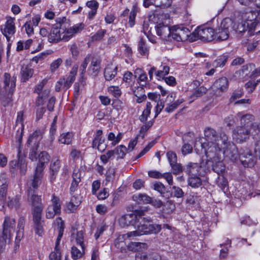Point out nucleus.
I'll return each instance as SVG.
<instances>
[{"label":"nucleus","mask_w":260,"mask_h":260,"mask_svg":"<svg viewBox=\"0 0 260 260\" xmlns=\"http://www.w3.org/2000/svg\"><path fill=\"white\" fill-rule=\"evenodd\" d=\"M28 201L31 205V211L35 232L41 236L43 233L44 221L42 220L44 206L42 203L41 196L35 194L31 189H27Z\"/></svg>","instance_id":"1"},{"label":"nucleus","mask_w":260,"mask_h":260,"mask_svg":"<svg viewBox=\"0 0 260 260\" xmlns=\"http://www.w3.org/2000/svg\"><path fill=\"white\" fill-rule=\"evenodd\" d=\"M219 140L217 142L203 143L202 147L204 149L207 159L206 164H210L211 166L210 160L213 159L215 161L219 159L223 145Z\"/></svg>","instance_id":"2"},{"label":"nucleus","mask_w":260,"mask_h":260,"mask_svg":"<svg viewBox=\"0 0 260 260\" xmlns=\"http://www.w3.org/2000/svg\"><path fill=\"white\" fill-rule=\"evenodd\" d=\"M151 218H146L142 216L140 223L137 224V234L138 236L148 234H156L161 229V226L158 224L151 223Z\"/></svg>","instance_id":"3"},{"label":"nucleus","mask_w":260,"mask_h":260,"mask_svg":"<svg viewBox=\"0 0 260 260\" xmlns=\"http://www.w3.org/2000/svg\"><path fill=\"white\" fill-rule=\"evenodd\" d=\"M222 145L223 154L225 157L228 158L232 161H236L239 157V151L236 146L229 141L228 136L224 133L220 134V140Z\"/></svg>","instance_id":"4"},{"label":"nucleus","mask_w":260,"mask_h":260,"mask_svg":"<svg viewBox=\"0 0 260 260\" xmlns=\"http://www.w3.org/2000/svg\"><path fill=\"white\" fill-rule=\"evenodd\" d=\"M15 227V220L9 217H6L3 223L2 235L0 237V248L2 251L6 248L7 244H9L11 234L14 231Z\"/></svg>","instance_id":"5"},{"label":"nucleus","mask_w":260,"mask_h":260,"mask_svg":"<svg viewBox=\"0 0 260 260\" xmlns=\"http://www.w3.org/2000/svg\"><path fill=\"white\" fill-rule=\"evenodd\" d=\"M233 23V21L229 18L223 19L220 25L214 28L215 40L218 41L227 40L229 37L230 31L232 30Z\"/></svg>","instance_id":"6"},{"label":"nucleus","mask_w":260,"mask_h":260,"mask_svg":"<svg viewBox=\"0 0 260 260\" xmlns=\"http://www.w3.org/2000/svg\"><path fill=\"white\" fill-rule=\"evenodd\" d=\"M145 211L146 209L136 210L133 213L122 216L118 220L119 225L123 228L130 225L137 228V224L140 223L142 216L145 215Z\"/></svg>","instance_id":"7"},{"label":"nucleus","mask_w":260,"mask_h":260,"mask_svg":"<svg viewBox=\"0 0 260 260\" xmlns=\"http://www.w3.org/2000/svg\"><path fill=\"white\" fill-rule=\"evenodd\" d=\"M191 42L200 39L204 41H211L215 40L214 29L206 26L199 27L193 32Z\"/></svg>","instance_id":"8"},{"label":"nucleus","mask_w":260,"mask_h":260,"mask_svg":"<svg viewBox=\"0 0 260 260\" xmlns=\"http://www.w3.org/2000/svg\"><path fill=\"white\" fill-rule=\"evenodd\" d=\"M210 166H206V161H203L200 165L197 163L189 162L184 169L189 176H204L207 171H209Z\"/></svg>","instance_id":"9"},{"label":"nucleus","mask_w":260,"mask_h":260,"mask_svg":"<svg viewBox=\"0 0 260 260\" xmlns=\"http://www.w3.org/2000/svg\"><path fill=\"white\" fill-rule=\"evenodd\" d=\"M193 32L191 33L188 28L181 26L173 27L172 39L177 41H185L189 40L191 42Z\"/></svg>","instance_id":"10"},{"label":"nucleus","mask_w":260,"mask_h":260,"mask_svg":"<svg viewBox=\"0 0 260 260\" xmlns=\"http://www.w3.org/2000/svg\"><path fill=\"white\" fill-rule=\"evenodd\" d=\"M239 158L241 164L245 167H252L256 162V158L249 149L245 147L241 148L239 150Z\"/></svg>","instance_id":"11"},{"label":"nucleus","mask_w":260,"mask_h":260,"mask_svg":"<svg viewBox=\"0 0 260 260\" xmlns=\"http://www.w3.org/2000/svg\"><path fill=\"white\" fill-rule=\"evenodd\" d=\"M52 205L48 206L46 210V217L48 219H52L55 215L61 213V203L59 199L53 195L51 199Z\"/></svg>","instance_id":"12"},{"label":"nucleus","mask_w":260,"mask_h":260,"mask_svg":"<svg viewBox=\"0 0 260 260\" xmlns=\"http://www.w3.org/2000/svg\"><path fill=\"white\" fill-rule=\"evenodd\" d=\"M78 69L77 65L74 66L69 75L64 76L59 80L63 90H66L69 89L74 82Z\"/></svg>","instance_id":"13"},{"label":"nucleus","mask_w":260,"mask_h":260,"mask_svg":"<svg viewBox=\"0 0 260 260\" xmlns=\"http://www.w3.org/2000/svg\"><path fill=\"white\" fill-rule=\"evenodd\" d=\"M66 18L63 17L62 19L60 18L57 20V22L54 24L51 28L50 34L48 36V41L50 43H57L61 39L60 35L61 22L66 20Z\"/></svg>","instance_id":"14"},{"label":"nucleus","mask_w":260,"mask_h":260,"mask_svg":"<svg viewBox=\"0 0 260 260\" xmlns=\"http://www.w3.org/2000/svg\"><path fill=\"white\" fill-rule=\"evenodd\" d=\"M102 135V130L99 129L96 131L91 146L93 148L96 149L101 152H103L107 148V144L105 143V139Z\"/></svg>","instance_id":"15"},{"label":"nucleus","mask_w":260,"mask_h":260,"mask_svg":"<svg viewBox=\"0 0 260 260\" xmlns=\"http://www.w3.org/2000/svg\"><path fill=\"white\" fill-rule=\"evenodd\" d=\"M157 35L166 41H171L172 39L173 27L170 28L168 25L162 23H159L155 26Z\"/></svg>","instance_id":"16"},{"label":"nucleus","mask_w":260,"mask_h":260,"mask_svg":"<svg viewBox=\"0 0 260 260\" xmlns=\"http://www.w3.org/2000/svg\"><path fill=\"white\" fill-rule=\"evenodd\" d=\"M15 18L9 17L4 25V28H2L3 34L6 37L8 41L10 40L11 36L13 35L16 31L14 23Z\"/></svg>","instance_id":"17"},{"label":"nucleus","mask_w":260,"mask_h":260,"mask_svg":"<svg viewBox=\"0 0 260 260\" xmlns=\"http://www.w3.org/2000/svg\"><path fill=\"white\" fill-rule=\"evenodd\" d=\"M250 132L247 126L237 127L233 132V138L237 142H242L249 137Z\"/></svg>","instance_id":"18"},{"label":"nucleus","mask_w":260,"mask_h":260,"mask_svg":"<svg viewBox=\"0 0 260 260\" xmlns=\"http://www.w3.org/2000/svg\"><path fill=\"white\" fill-rule=\"evenodd\" d=\"M42 172L39 170L35 169L34 176L28 180L27 182L28 189H31L36 191L42 183Z\"/></svg>","instance_id":"19"},{"label":"nucleus","mask_w":260,"mask_h":260,"mask_svg":"<svg viewBox=\"0 0 260 260\" xmlns=\"http://www.w3.org/2000/svg\"><path fill=\"white\" fill-rule=\"evenodd\" d=\"M101 69V60L96 57H92L90 66L88 69V74L92 77H96Z\"/></svg>","instance_id":"20"},{"label":"nucleus","mask_w":260,"mask_h":260,"mask_svg":"<svg viewBox=\"0 0 260 260\" xmlns=\"http://www.w3.org/2000/svg\"><path fill=\"white\" fill-rule=\"evenodd\" d=\"M16 77L13 76L11 77L8 73H5L4 75V89L6 94L7 92L13 93L16 87Z\"/></svg>","instance_id":"21"},{"label":"nucleus","mask_w":260,"mask_h":260,"mask_svg":"<svg viewBox=\"0 0 260 260\" xmlns=\"http://www.w3.org/2000/svg\"><path fill=\"white\" fill-rule=\"evenodd\" d=\"M138 237L137 232L136 231L129 232L125 234L119 235L115 240V246L117 248H122L125 245L124 242L127 239L132 240L134 237Z\"/></svg>","instance_id":"22"},{"label":"nucleus","mask_w":260,"mask_h":260,"mask_svg":"<svg viewBox=\"0 0 260 260\" xmlns=\"http://www.w3.org/2000/svg\"><path fill=\"white\" fill-rule=\"evenodd\" d=\"M229 86L228 79L225 77H221L216 80L212 85V89L218 93L226 91Z\"/></svg>","instance_id":"23"},{"label":"nucleus","mask_w":260,"mask_h":260,"mask_svg":"<svg viewBox=\"0 0 260 260\" xmlns=\"http://www.w3.org/2000/svg\"><path fill=\"white\" fill-rule=\"evenodd\" d=\"M43 135V132L41 129H37L34 132L28 137L26 143L27 146L31 145H39V142L42 139Z\"/></svg>","instance_id":"24"},{"label":"nucleus","mask_w":260,"mask_h":260,"mask_svg":"<svg viewBox=\"0 0 260 260\" xmlns=\"http://www.w3.org/2000/svg\"><path fill=\"white\" fill-rule=\"evenodd\" d=\"M83 28L84 24L82 23L74 25L67 30L66 33L62 36V39L68 41L75 34L80 32Z\"/></svg>","instance_id":"25"},{"label":"nucleus","mask_w":260,"mask_h":260,"mask_svg":"<svg viewBox=\"0 0 260 260\" xmlns=\"http://www.w3.org/2000/svg\"><path fill=\"white\" fill-rule=\"evenodd\" d=\"M39 162L36 169L43 171L45 168V164L48 163L50 159V156L45 151H42L39 155Z\"/></svg>","instance_id":"26"},{"label":"nucleus","mask_w":260,"mask_h":260,"mask_svg":"<svg viewBox=\"0 0 260 260\" xmlns=\"http://www.w3.org/2000/svg\"><path fill=\"white\" fill-rule=\"evenodd\" d=\"M20 124L21 127V132L19 133V129L17 131L18 134L16 136L17 142L20 144L22 139V134L23 132L24 125H23V112L21 111L18 112L17 117L16 121V126Z\"/></svg>","instance_id":"27"},{"label":"nucleus","mask_w":260,"mask_h":260,"mask_svg":"<svg viewBox=\"0 0 260 260\" xmlns=\"http://www.w3.org/2000/svg\"><path fill=\"white\" fill-rule=\"evenodd\" d=\"M172 0H144V6L148 7L151 5L162 8L168 7L171 6Z\"/></svg>","instance_id":"28"},{"label":"nucleus","mask_w":260,"mask_h":260,"mask_svg":"<svg viewBox=\"0 0 260 260\" xmlns=\"http://www.w3.org/2000/svg\"><path fill=\"white\" fill-rule=\"evenodd\" d=\"M204 135L207 141L205 143L217 142V140H220V136H218L216 131L211 127L205 129Z\"/></svg>","instance_id":"29"},{"label":"nucleus","mask_w":260,"mask_h":260,"mask_svg":"<svg viewBox=\"0 0 260 260\" xmlns=\"http://www.w3.org/2000/svg\"><path fill=\"white\" fill-rule=\"evenodd\" d=\"M24 223V219L23 218H20L18 223L17 228L18 229V230L17 232V235L15 242V250H16L19 247V242L20 241L21 238L23 237Z\"/></svg>","instance_id":"30"},{"label":"nucleus","mask_w":260,"mask_h":260,"mask_svg":"<svg viewBox=\"0 0 260 260\" xmlns=\"http://www.w3.org/2000/svg\"><path fill=\"white\" fill-rule=\"evenodd\" d=\"M34 73V70L28 66L23 65L20 70L21 80L22 82H26L30 78Z\"/></svg>","instance_id":"31"},{"label":"nucleus","mask_w":260,"mask_h":260,"mask_svg":"<svg viewBox=\"0 0 260 260\" xmlns=\"http://www.w3.org/2000/svg\"><path fill=\"white\" fill-rule=\"evenodd\" d=\"M250 24L248 22L242 20L240 22L234 23L232 24V30L239 35H242L247 30Z\"/></svg>","instance_id":"32"},{"label":"nucleus","mask_w":260,"mask_h":260,"mask_svg":"<svg viewBox=\"0 0 260 260\" xmlns=\"http://www.w3.org/2000/svg\"><path fill=\"white\" fill-rule=\"evenodd\" d=\"M220 158L216 161L213 159L210 160L211 161V166L210 164L206 165V166H209L210 169L212 168V170L216 173L218 175L222 174L225 170V166L223 162L220 160Z\"/></svg>","instance_id":"33"},{"label":"nucleus","mask_w":260,"mask_h":260,"mask_svg":"<svg viewBox=\"0 0 260 260\" xmlns=\"http://www.w3.org/2000/svg\"><path fill=\"white\" fill-rule=\"evenodd\" d=\"M60 168V160L57 158L56 159H53L50 165L51 180H54L55 176L57 174Z\"/></svg>","instance_id":"34"},{"label":"nucleus","mask_w":260,"mask_h":260,"mask_svg":"<svg viewBox=\"0 0 260 260\" xmlns=\"http://www.w3.org/2000/svg\"><path fill=\"white\" fill-rule=\"evenodd\" d=\"M203 176H189L187 182L189 186L192 188H199L203 185V181L201 178Z\"/></svg>","instance_id":"35"},{"label":"nucleus","mask_w":260,"mask_h":260,"mask_svg":"<svg viewBox=\"0 0 260 260\" xmlns=\"http://www.w3.org/2000/svg\"><path fill=\"white\" fill-rule=\"evenodd\" d=\"M255 71V65L253 63H248L243 66L238 72L240 74L242 73L243 75L244 74L245 76L251 77L254 75Z\"/></svg>","instance_id":"36"},{"label":"nucleus","mask_w":260,"mask_h":260,"mask_svg":"<svg viewBox=\"0 0 260 260\" xmlns=\"http://www.w3.org/2000/svg\"><path fill=\"white\" fill-rule=\"evenodd\" d=\"M153 188L154 190L159 192L162 197L166 199H169L172 196L171 191H166V187L161 182H156L153 185Z\"/></svg>","instance_id":"37"},{"label":"nucleus","mask_w":260,"mask_h":260,"mask_svg":"<svg viewBox=\"0 0 260 260\" xmlns=\"http://www.w3.org/2000/svg\"><path fill=\"white\" fill-rule=\"evenodd\" d=\"M243 19L249 23L250 28L254 27L257 25L256 17L254 11L246 12L243 16Z\"/></svg>","instance_id":"38"},{"label":"nucleus","mask_w":260,"mask_h":260,"mask_svg":"<svg viewBox=\"0 0 260 260\" xmlns=\"http://www.w3.org/2000/svg\"><path fill=\"white\" fill-rule=\"evenodd\" d=\"M237 115L240 118L242 126H247V127H248L254 120L253 115L250 114L242 115V113H239Z\"/></svg>","instance_id":"39"},{"label":"nucleus","mask_w":260,"mask_h":260,"mask_svg":"<svg viewBox=\"0 0 260 260\" xmlns=\"http://www.w3.org/2000/svg\"><path fill=\"white\" fill-rule=\"evenodd\" d=\"M138 51L143 56H148L149 52V47L148 46L146 40L141 38L138 42Z\"/></svg>","instance_id":"40"},{"label":"nucleus","mask_w":260,"mask_h":260,"mask_svg":"<svg viewBox=\"0 0 260 260\" xmlns=\"http://www.w3.org/2000/svg\"><path fill=\"white\" fill-rule=\"evenodd\" d=\"M127 247L129 250L136 252L146 249L147 248V245L145 243L131 242Z\"/></svg>","instance_id":"41"},{"label":"nucleus","mask_w":260,"mask_h":260,"mask_svg":"<svg viewBox=\"0 0 260 260\" xmlns=\"http://www.w3.org/2000/svg\"><path fill=\"white\" fill-rule=\"evenodd\" d=\"M73 181L70 187L71 192H75L78 188L79 183L81 181L80 173L78 171L74 170L72 175Z\"/></svg>","instance_id":"42"},{"label":"nucleus","mask_w":260,"mask_h":260,"mask_svg":"<svg viewBox=\"0 0 260 260\" xmlns=\"http://www.w3.org/2000/svg\"><path fill=\"white\" fill-rule=\"evenodd\" d=\"M86 247L81 248V250L79 249L76 246L73 245L71 249V256L74 260H77L81 258L85 254Z\"/></svg>","instance_id":"43"},{"label":"nucleus","mask_w":260,"mask_h":260,"mask_svg":"<svg viewBox=\"0 0 260 260\" xmlns=\"http://www.w3.org/2000/svg\"><path fill=\"white\" fill-rule=\"evenodd\" d=\"M50 93V91L47 89H45L43 91L42 93L38 94V96L36 101L35 104L37 106H40L43 105L46 100L48 98Z\"/></svg>","instance_id":"44"},{"label":"nucleus","mask_w":260,"mask_h":260,"mask_svg":"<svg viewBox=\"0 0 260 260\" xmlns=\"http://www.w3.org/2000/svg\"><path fill=\"white\" fill-rule=\"evenodd\" d=\"M117 73V67H115L114 69L111 67H107L104 72V77L107 81H110L112 80Z\"/></svg>","instance_id":"45"},{"label":"nucleus","mask_w":260,"mask_h":260,"mask_svg":"<svg viewBox=\"0 0 260 260\" xmlns=\"http://www.w3.org/2000/svg\"><path fill=\"white\" fill-rule=\"evenodd\" d=\"M13 93L8 92L6 95L5 93H1L0 95V100L2 104L5 106H12V96Z\"/></svg>","instance_id":"46"},{"label":"nucleus","mask_w":260,"mask_h":260,"mask_svg":"<svg viewBox=\"0 0 260 260\" xmlns=\"http://www.w3.org/2000/svg\"><path fill=\"white\" fill-rule=\"evenodd\" d=\"M72 237L75 239L77 245L80 246L81 248L85 247L84 243V233L82 231L77 232L76 235L73 234Z\"/></svg>","instance_id":"47"},{"label":"nucleus","mask_w":260,"mask_h":260,"mask_svg":"<svg viewBox=\"0 0 260 260\" xmlns=\"http://www.w3.org/2000/svg\"><path fill=\"white\" fill-rule=\"evenodd\" d=\"M73 135L69 132L63 133L60 135L58 142L61 144L69 145L72 140Z\"/></svg>","instance_id":"48"},{"label":"nucleus","mask_w":260,"mask_h":260,"mask_svg":"<svg viewBox=\"0 0 260 260\" xmlns=\"http://www.w3.org/2000/svg\"><path fill=\"white\" fill-rule=\"evenodd\" d=\"M18 167L20 169V172L22 174L24 175L27 170V165L25 163V161L23 160V159L21 156H20V148L18 149Z\"/></svg>","instance_id":"49"},{"label":"nucleus","mask_w":260,"mask_h":260,"mask_svg":"<svg viewBox=\"0 0 260 260\" xmlns=\"http://www.w3.org/2000/svg\"><path fill=\"white\" fill-rule=\"evenodd\" d=\"M228 57L227 55H222L215 60L212 66L214 68L223 67L228 61Z\"/></svg>","instance_id":"50"},{"label":"nucleus","mask_w":260,"mask_h":260,"mask_svg":"<svg viewBox=\"0 0 260 260\" xmlns=\"http://www.w3.org/2000/svg\"><path fill=\"white\" fill-rule=\"evenodd\" d=\"M134 198L139 204H149L151 202V198L146 194H139Z\"/></svg>","instance_id":"51"},{"label":"nucleus","mask_w":260,"mask_h":260,"mask_svg":"<svg viewBox=\"0 0 260 260\" xmlns=\"http://www.w3.org/2000/svg\"><path fill=\"white\" fill-rule=\"evenodd\" d=\"M170 68L168 66H164L162 70L156 71L155 74L158 80L165 79V77L169 73Z\"/></svg>","instance_id":"52"},{"label":"nucleus","mask_w":260,"mask_h":260,"mask_svg":"<svg viewBox=\"0 0 260 260\" xmlns=\"http://www.w3.org/2000/svg\"><path fill=\"white\" fill-rule=\"evenodd\" d=\"M54 139L55 137L54 136H51L49 140L43 141L42 143L41 149L44 150L53 149Z\"/></svg>","instance_id":"53"},{"label":"nucleus","mask_w":260,"mask_h":260,"mask_svg":"<svg viewBox=\"0 0 260 260\" xmlns=\"http://www.w3.org/2000/svg\"><path fill=\"white\" fill-rule=\"evenodd\" d=\"M20 196H16L13 198H9L8 206L10 208H17L20 205Z\"/></svg>","instance_id":"54"},{"label":"nucleus","mask_w":260,"mask_h":260,"mask_svg":"<svg viewBox=\"0 0 260 260\" xmlns=\"http://www.w3.org/2000/svg\"><path fill=\"white\" fill-rule=\"evenodd\" d=\"M172 191L171 192V193L172 194V196L171 197L180 198L183 197L184 195V192L183 190L178 186H172Z\"/></svg>","instance_id":"55"},{"label":"nucleus","mask_w":260,"mask_h":260,"mask_svg":"<svg viewBox=\"0 0 260 260\" xmlns=\"http://www.w3.org/2000/svg\"><path fill=\"white\" fill-rule=\"evenodd\" d=\"M153 124V121L150 120L144 124L140 129V134L142 139H143L145 136L146 132L150 128Z\"/></svg>","instance_id":"56"},{"label":"nucleus","mask_w":260,"mask_h":260,"mask_svg":"<svg viewBox=\"0 0 260 260\" xmlns=\"http://www.w3.org/2000/svg\"><path fill=\"white\" fill-rule=\"evenodd\" d=\"M140 91L143 93L144 92V89L142 87H138L137 90H133L134 94L137 97V102L140 103L142 102L146 98V96L144 94H141L139 95L138 91Z\"/></svg>","instance_id":"57"},{"label":"nucleus","mask_w":260,"mask_h":260,"mask_svg":"<svg viewBox=\"0 0 260 260\" xmlns=\"http://www.w3.org/2000/svg\"><path fill=\"white\" fill-rule=\"evenodd\" d=\"M92 56L91 55H88L84 59L83 61L81 64L80 70L81 71V75L83 77V75L86 72V69L88 63L91 59Z\"/></svg>","instance_id":"58"},{"label":"nucleus","mask_w":260,"mask_h":260,"mask_svg":"<svg viewBox=\"0 0 260 260\" xmlns=\"http://www.w3.org/2000/svg\"><path fill=\"white\" fill-rule=\"evenodd\" d=\"M108 92L116 98H118L121 94V92L118 86H111L108 88Z\"/></svg>","instance_id":"59"},{"label":"nucleus","mask_w":260,"mask_h":260,"mask_svg":"<svg viewBox=\"0 0 260 260\" xmlns=\"http://www.w3.org/2000/svg\"><path fill=\"white\" fill-rule=\"evenodd\" d=\"M8 185L6 183H3L0 188V201L3 203L6 199Z\"/></svg>","instance_id":"60"},{"label":"nucleus","mask_w":260,"mask_h":260,"mask_svg":"<svg viewBox=\"0 0 260 260\" xmlns=\"http://www.w3.org/2000/svg\"><path fill=\"white\" fill-rule=\"evenodd\" d=\"M107 31L106 29H100L91 37L92 41H98L102 40Z\"/></svg>","instance_id":"61"},{"label":"nucleus","mask_w":260,"mask_h":260,"mask_svg":"<svg viewBox=\"0 0 260 260\" xmlns=\"http://www.w3.org/2000/svg\"><path fill=\"white\" fill-rule=\"evenodd\" d=\"M115 172L116 170L114 168H110L108 169L106 174V180L107 182H112L114 180Z\"/></svg>","instance_id":"62"},{"label":"nucleus","mask_w":260,"mask_h":260,"mask_svg":"<svg viewBox=\"0 0 260 260\" xmlns=\"http://www.w3.org/2000/svg\"><path fill=\"white\" fill-rule=\"evenodd\" d=\"M216 183L218 187H219L222 190H224V188L228 185L227 180L223 176H219L216 180Z\"/></svg>","instance_id":"63"},{"label":"nucleus","mask_w":260,"mask_h":260,"mask_svg":"<svg viewBox=\"0 0 260 260\" xmlns=\"http://www.w3.org/2000/svg\"><path fill=\"white\" fill-rule=\"evenodd\" d=\"M207 91V89L206 87L204 86H201L198 88H197L194 91L192 95V98H198L202 96L204 94H205Z\"/></svg>","instance_id":"64"}]
</instances>
